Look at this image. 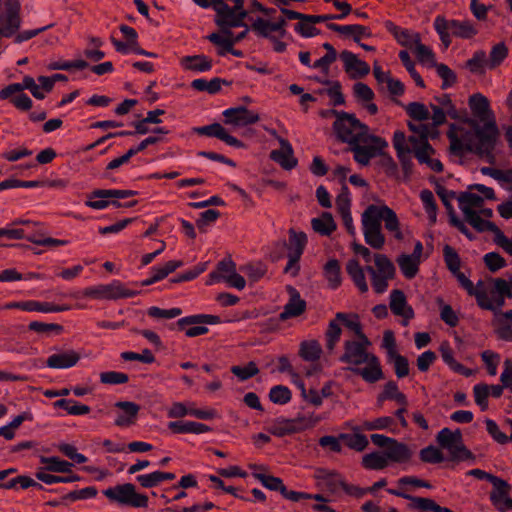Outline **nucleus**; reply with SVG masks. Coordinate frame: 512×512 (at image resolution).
<instances>
[{"mask_svg":"<svg viewBox=\"0 0 512 512\" xmlns=\"http://www.w3.org/2000/svg\"><path fill=\"white\" fill-rule=\"evenodd\" d=\"M168 428L176 434L182 433H193V434H201L210 432L212 430L211 427L206 424L193 422V421H172L169 422Z\"/></svg>","mask_w":512,"mask_h":512,"instance_id":"nucleus-26","label":"nucleus"},{"mask_svg":"<svg viewBox=\"0 0 512 512\" xmlns=\"http://www.w3.org/2000/svg\"><path fill=\"white\" fill-rule=\"evenodd\" d=\"M193 131L198 135H204L208 137H215L229 146L236 148H245L246 145L241 140L230 135L227 130L220 123H213L210 125L196 127Z\"/></svg>","mask_w":512,"mask_h":512,"instance_id":"nucleus-8","label":"nucleus"},{"mask_svg":"<svg viewBox=\"0 0 512 512\" xmlns=\"http://www.w3.org/2000/svg\"><path fill=\"white\" fill-rule=\"evenodd\" d=\"M449 451V460L454 462H460L465 460H475L474 454L464 445L450 444L449 447H443Z\"/></svg>","mask_w":512,"mask_h":512,"instance_id":"nucleus-47","label":"nucleus"},{"mask_svg":"<svg viewBox=\"0 0 512 512\" xmlns=\"http://www.w3.org/2000/svg\"><path fill=\"white\" fill-rule=\"evenodd\" d=\"M120 31L123 33V35L126 37L127 42H129L130 50L138 55H143L147 57H153L155 58L157 55L152 52H148L144 49H142L138 42V34L136 30L128 25L122 24L120 26Z\"/></svg>","mask_w":512,"mask_h":512,"instance_id":"nucleus-32","label":"nucleus"},{"mask_svg":"<svg viewBox=\"0 0 512 512\" xmlns=\"http://www.w3.org/2000/svg\"><path fill=\"white\" fill-rule=\"evenodd\" d=\"M408 141L412 145V151L417 160L420 154L431 157V155L435 153V149L428 142V137L424 134L422 135V139H418L417 136H409Z\"/></svg>","mask_w":512,"mask_h":512,"instance_id":"nucleus-41","label":"nucleus"},{"mask_svg":"<svg viewBox=\"0 0 512 512\" xmlns=\"http://www.w3.org/2000/svg\"><path fill=\"white\" fill-rule=\"evenodd\" d=\"M279 144L281 148L279 150H273L270 153V158L279 163L284 169L291 170L296 167L298 161L293 156V148L288 140L279 138Z\"/></svg>","mask_w":512,"mask_h":512,"instance_id":"nucleus-16","label":"nucleus"},{"mask_svg":"<svg viewBox=\"0 0 512 512\" xmlns=\"http://www.w3.org/2000/svg\"><path fill=\"white\" fill-rule=\"evenodd\" d=\"M322 354L321 345L317 340L303 341L300 344L299 356L305 360L314 362L320 359Z\"/></svg>","mask_w":512,"mask_h":512,"instance_id":"nucleus-34","label":"nucleus"},{"mask_svg":"<svg viewBox=\"0 0 512 512\" xmlns=\"http://www.w3.org/2000/svg\"><path fill=\"white\" fill-rule=\"evenodd\" d=\"M374 261L377 267L378 274L385 275L386 277H395V266L386 255L375 254Z\"/></svg>","mask_w":512,"mask_h":512,"instance_id":"nucleus-54","label":"nucleus"},{"mask_svg":"<svg viewBox=\"0 0 512 512\" xmlns=\"http://www.w3.org/2000/svg\"><path fill=\"white\" fill-rule=\"evenodd\" d=\"M464 216L466 221L480 233L490 231L495 235L499 230L494 222L482 219L479 213L473 209H464Z\"/></svg>","mask_w":512,"mask_h":512,"instance_id":"nucleus-25","label":"nucleus"},{"mask_svg":"<svg viewBox=\"0 0 512 512\" xmlns=\"http://www.w3.org/2000/svg\"><path fill=\"white\" fill-rule=\"evenodd\" d=\"M483 261L488 270L493 273L507 265L505 258L497 252H489L485 254Z\"/></svg>","mask_w":512,"mask_h":512,"instance_id":"nucleus-64","label":"nucleus"},{"mask_svg":"<svg viewBox=\"0 0 512 512\" xmlns=\"http://www.w3.org/2000/svg\"><path fill=\"white\" fill-rule=\"evenodd\" d=\"M317 478L322 481L325 488L331 493L337 492L339 487L342 488V483H344L339 473L326 469H319Z\"/></svg>","mask_w":512,"mask_h":512,"instance_id":"nucleus-33","label":"nucleus"},{"mask_svg":"<svg viewBox=\"0 0 512 512\" xmlns=\"http://www.w3.org/2000/svg\"><path fill=\"white\" fill-rule=\"evenodd\" d=\"M384 453L386 455L387 460L396 463L407 462L412 457V451L409 449V447L405 443L399 442L394 438L392 439Z\"/></svg>","mask_w":512,"mask_h":512,"instance_id":"nucleus-23","label":"nucleus"},{"mask_svg":"<svg viewBox=\"0 0 512 512\" xmlns=\"http://www.w3.org/2000/svg\"><path fill=\"white\" fill-rule=\"evenodd\" d=\"M366 271L371 275V282L374 291L379 294L386 291L388 287L387 281L394 278L378 274L377 271L372 266H367Z\"/></svg>","mask_w":512,"mask_h":512,"instance_id":"nucleus-61","label":"nucleus"},{"mask_svg":"<svg viewBox=\"0 0 512 512\" xmlns=\"http://www.w3.org/2000/svg\"><path fill=\"white\" fill-rule=\"evenodd\" d=\"M486 53L483 50L476 51L472 58L467 60L466 68L474 74H483L484 66H487Z\"/></svg>","mask_w":512,"mask_h":512,"instance_id":"nucleus-52","label":"nucleus"},{"mask_svg":"<svg viewBox=\"0 0 512 512\" xmlns=\"http://www.w3.org/2000/svg\"><path fill=\"white\" fill-rule=\"evenodd\" d=\"M223 116L225 117V124L233 126H247L260 120L258 113L249 110L245 106L226 109Z\"/></svg>","mask_w":512,"mask_h":512,"instance_id":"nucleus-9","label":"nucleus"},{"mask_svg":"<svg viewBox=\"0 0 512 512\" xmlns=\"http://www.w3.org/2000/svg\"><path fill=\"white\" fill-rule=\"evenodd\" d=\"M508 56V47L504 42L494 45L490 51L489 59H487V67L489 69L497 68Z\"/></svg>","mask_w":512,"mask_h":512,"instance_id":"nucleus-45","label":"nucleus"},{"mask_svg":"<svg viewBox=\"0 0 512 512\" xmlns=\"http://www.w3.org/2000/svg\"><path fill=\"white\" fill-rule=\"evenodd\" d=\"M80 360V354L74 350L64 353L52 354L48 357L46 364L49 368L65 369L73 367Z\"/></svg>","mask_w":512,"mask_h":512,"instance_id":"nucleus-22","label":"nucleus"},{"mask_svg":"<svg viewBox=\"0 0 512 512\" xmlns=\"http://www.w3.org/2000/svg\"><path fill=\"white\" fill-rule=\"evenodd\" d=\"M138 192L134 190H118V189H95L87 195L89 199L95 198H115L124 199L137 195Z\"/></svg>","mask_w":512,"mask_h":512,"instance_id":"nucleus-38","label":"nucleus"},{"mask_svg":"<svg viewBox=\"0 0 512 512\" xmlns=\"http://www.w3.org/2000/svg\"><path fill=\"white\" fill-rule=\"evenodd\" d=\"M367 365L364 368L349 367L348 369L354 374L359 375L368 383H375L384 379V373L379 361V358L374 354L365 362Z\"/></svg>","mask_w":512,"mask_h":512,"instance_id":"nucleus-13","label":"nucleus"},{"mask_svg":"<svg viewBox=\"0 0 512 512\" xmlns=\"http://www.w3.org/2000/svg\"><path fill=\"white\" fill-rule=\"evenodd\" d=\"M252 475L254 478L259 480L265 488L271 491H278L285 499H288L292 502H298L308 498V496L303 492L288 490L282 479L279 477L256 472H253Z\"/></svg>","mask_w":512,"mask_h":512,"instance_id":"nucleus-6","label":"nucleus"},{"mask_svg":"<svg viewBox=\"0 0 512 512\" xmlns=\"http://www.w3.org/2000/svg\"><path fill=\"white\" fill-rule=\"evenodd\" d=\"M387 358L389 362H393L395 374L398 378H404L409 375V362L405 356L396 353Z\"/></svg>","mask_w":512,"mask_h":512,"instance_id":"nucleus-59","label":"nucleus"},{"mask_svg":"<svg viewBox=\"0 0 512 512\" xmlns=\"http://www.w3.org/2000/svg\"><path fill=\"white\" fill-rule=\"evenodd\" d=\"M346 271L360 292L365 293L368 291L364 270L357 259H350L347 262Z\"/></svg>","mask_w":512,"mask_h":512,"instance_id":"nucleus-29","label":"nucleus"},{"mask_svg":"<svg viewBox=\"0 0 512 512\" xmlns=\"http://www.w3.org/2000/svg\"><path fill=\"white\" fill-rule=\"evenodd\" d=\"M413 42L415 44V53L418 61L421 63L428 62L432 66H435V55L429 47L421 43L419 33L414 34Z\"/></svg>","mask_w":512,"mask_h":512,"instance_id":"nucleus-44","label":"nucleus"},{"mask_svg":"<svg viewBox=\"0 0 512 512\" xmlns=\"http://www.w3.org/2000/svg\"><path fill=\"white\" fill-rule=\"evenodd\" d=\"M340 58L344 62V68L347 73H350L351 78H362L369 74V65L362 60H359L357 56L350 51H342Z\"/></svg>","mask_w":512,"mask_h":512,"instance_id":"nucleus-14","label":"nucleus"},{"mask_svg":"<svg viewBox=\"0 0 512 512\" xmlns=\"http://www.w3.org/2000/svg\"><path fill=\"white\" fill-rule=\"evenodd\" d=\"M455 125L452 124L450 130L447 132V137L450 140V152L456 156L462 157L465 152L473 153L471 140L466 132L461 140L454 131Z\"/></svg>","mask_w":512,"mask_h":512,"instance_id":"nucleus-24","label":"nucleus"},{"mask_svg":"<svg viewBox=\"0 0 512 512\" xmlns=\"http://www.w3.org/2000/svg\"><path fill=\"white\" fill-rule=\"evenodd\" d=\"M382 220L385 222V228L391 232H395V238L398 240H402L403 234L399 228V220L391 208L387 205H382Z\"/></svg>","mask_w":512,"mask_h":512,"instance_id":"nucleus-40","label":"nucleus"},{"mask_svg":"<svg viewBox=\"0 0 512 512\" xmlns=\"http://www.w3.org/2000/svg\"><path fill=\"white\" fill-rule=\"evenodd\" d=\"M115 407L123 411V414H119L115 420L116 426L127 427L135 424L140 405L131 401H118L115 403Z\"/></svg>","mask_w":512,"mask_h":512,"instance_id":"nucleus-19","label":"nucleus"},{"mask_svg":"<svg viewBox=\"0 0 512 512\" xmlns=\"http://www.w3.org/2000/svg\"><path fill=\"white\" fill-rule=\"evenodd\" d=\"M289 241L288 243L285 240L278 241L275 243V246L280 248L281 250L288 249V253H298L300 255L303 254L305 247L307 245V236L304 232H297L293 228H290L288 231Z\"/></svg>","mask_w":512,"mask_h":512,"instance_id":"nucleus-20","label":"nucleus"},{"mask_svg":"<svg viewBox=\"0 0 512 512\" xmlns=\"http://www.w3.org/2000/svg\"><path fill=\"white\" fill-rule=\"evenodd\" d=\"M341 269L337 259H330L324 266V275L333 289L341 284Z\"/></svg>","mask_w":512,"mask_h":512,"instance_id":"nucleus-42","label":"nucleus"},{"mask_svg":"<svg viewBox=\"0 0 512 512\" xmlns=\"http://www.w3.org/2000/svg\"><path fill=\"white\" fill-rule=\"evenodd\" d=\"M469 125L468 136L471 140L473 153L480 158H486L490 164L495 163L494 150L500 136L496 120L479 122L475 119H467Z\"/></svg>","mask_w":512,"mask_h":512,"instance_id":"nucleus-2","label":"nucleus"},{"mask_svg":"<svg viewBox=\"0 0 512 512\" xmlns=\"http://www.w3.org/2000/svg\"><path fill=\"white\" fill-rule=\"evenodd\" d=\"M106 291L107 300H117L133 297L140 293V291L125 288V286L120 281H113L111 284H108Z\"/></svg>","mask_w":512,"mask_h":512,"instance_id":"nucleus-37","label":"nucleus"},{"mask_svg":"<svg viewBox=\"0 0 512 512\" xmlns=\"http://www.w3.org/2000/svg\"><path fill=\"white\" fill-rule=\"evenodd\" d=\"M387 492L391 495L409 500L408 509L410 510H419L421 512H453L450 508L440 506L436 501L430 498L413 496L401 490L391 488L387 489Z\"/></svg>","mask_w":512,"mask_h":512,"instance_id":"nucleus-7","label":"nucleus"},{"mask_svg":"<svg viewBox=\"0 0 512 512\" xmlns=\"http://www.w3.org/2000/svg\"><path fill=\"white\" fill-rule=\"evenodd\" d=\"M40 462L42 464H46V466L43 469H45L49 472H55V473H71L72 472L73 464L66 460H62L56 456H53V457L42 456L40 458Z\"/></svg>","mask_w":512,"mask_h":512,"instance_id":"nucleus-36","label":"nucleus"},{"mask_svg":"<svg viewBox=\"0 0 512 512\" xmlns=\"http://www.w3.org/2000/svg\"><path fill=\"white\" fill-rule=\"evenodd\" d=\"M362 465L366 469L382 470L388 466V460L385 454L382 455L379 452H372L363 456Z\"/></svg>","mask_w":512,"mask_h":512,"instance_id":"nucleus-50","label":"nucleus"},{"mask_svg":"<svg viewBox=\"0 0 512 512\" xmlns=\"http://www.w3.org/2000/svg\"><path fill=\"white\" fill-rule=\"evenodd\" d=\"M419 458L422 462L430 464L441 463L445 459L441 450L433 445L421 449Z\"/></svg>","mask_w":512,"mask_h":512,"instance_id":"nucleus-56","label":"nucleus"},{"mask_svg":"<svg viewBox=\"0 0 512 512\" xmlns=\"http://www.w3.org/2000/svg\"><path fill=\"white\" fill-rule=\"evenodd\" d=\"M191 87L197 91H206L209 94H216L220 91V78L216 77L210 81L195 79L191 82Z\"/></svg>","mask_w":512,"mask_h":512,"instance_id":"nucleus-57","label":"nucleus"},{"mask_svg":"<svg viewBox=\"0 0 512 512\" xmlns=\"http://www.w3.org/2000/svg\"><path fill=\"white\" fill-rule=\"evenodd\" d=\"M211 43L219 46L217 51L219 56H224L228 51L232 50L233 42L229 35H221L219 33H211L206 37Z\"/></svg>","mask_w":512,"mask_h":512,"instance_id":"nucleus-55","label":"nucleus"},{"mask_svg":"<svg viewBox=\"0 0 512 512\" xmlns=\"http://www.w3.org/2000/svg\"><path fill=\"white\" fill-rule=\"evenodd\" d=\"M333 130L340 142L350 146L354 160L363 166L388 146L385 139L370 134L369 127L352 113L342 112L334 121Z\"/></svg>","mask_w":512,"mask_h":512,"instance_id":"nucleus-1","label":"nucleus"},{"mask_svg":"<svg viewBox=\"0 0 512 512\" xmlns=\"http://www.w3.org/2000/svg\"><path fill=\"white\" fill-rule=\"evenodd\" d=\"M390 309L395 315L403 317L402 324L404 326L408 325V320L414 318V310L407 305L406 296L402 290L394 289L391 291Z\"/></svg>","mask_w":512,"mask_h":512,"instance_id":"nucleus-12","label":"nucleus"},{"mask_svg":"<svg viewBox=\"0 0 512 512\" xmlns=\"http://www.w3.org/2000/svg\"><path fill=\"white\" fill-rule=\"evenodd\" d=\"M434 27L440 36L441 42L445 48H448L451 44V31L447 26V19L443 16H438L435 19Z\"/></svg>","mask_w":512,"mask_h":512,"instance_id":"nucleus-63","label":"nucleus"},{"mask_svg":"<svg viewBox=\"0 0 512 512\" xmlns=\"http://www.w3.org/2000/svg\"><path fill=\"white\" fill-rule=\"evenodd\" d=\"M103 494L111 501L122 506L135 508H146L148 506V497L136 492V488L131 483L116 485L103 491Z\"/></svg>","mask_w":512,"mask_h":512,"instance_id":"nucleus-4","label":"nucleus"},{"mask_svg":"<svg viewBox=\"0 0 512 512\" xmlns=\"http://www.w3.org/2000/svg\"><path fill=\"white\" fill-rule=\"evenodd\" d=\"M214 22L222 34L229 36H232L231 28L240 27L236 18V10L228 4L215 14Z\"/></svg>","mask_w":512,"mask_h":512,"instance_id":"nucleus-18","label":"nucleus"},{"mask_svg":"<svg viewBox=\"0 0 512 512\" xmlns=\"http://www.w3.org/2000/svg\"><path fill=\"white\" fill-rule=\"evenodd\" d=\"M468 104L474 116L473 119L479 122L495 120V115L490 108L489 100L481 93L471 95Z\"/></svg>","mask_w":512,"mask_h":512,"instance_id":"nucleus-11","label":"nucleus"},{"mask_svg":"<svg viewBox=\"0 0 512 512\" xmlns=\"http://www.w3.org/2000/svg\"><path fill=\"white\" fill-rule=\"evenodd\" d=\"M373 353L365 351L362 344L355 340H347L344 342V353L339 360L343 363L353 365L355 367L364 364Z\"/></svg>","mask_w":512,"mask_h":512,"instance_id":"nucleus-10","label":"nucleus"},{"mask_svg":"<svg viewBox=\"0 0 512 512\" xmlns=\"http://www.w3.org/2000/svg\"><path fill=\"white\" fill-rule=\"evenodd\" d=\"M439 351L441 353L443 361L453 371H455L457 373H461V374H463L465 376H470L471 375V370L470 369L465 368L464 365L460 364L459 362H457L454 359L453 350H452V348L450 347V344L447 341L441 343V345L439 347Z\"/></svg>","mask_w":512,"mask_h":512,"instance_id":"nucleus-31","label":"nucleus"},{"mask_svg":"<svg viewBox=\"0 0 512 512\" xmlns=\"http://www.w3.org/2000/svg\"><path fill=\"white\" fill-rule=\"evenodd\" d=\"M182 66L192 71H209L212 68V59L205 55L185 56L181 59Z\"/></svg>","mask_w":512,"mask_h":512,"instance_id":"nucleus-30","label":"nucleus"},{"mask_svg":"<svg viewBox=\"0 0 512 512\" xmlns=\"http://www.w3.org/2000/svg\"><path fill=\"white\" fill-rule=\"evenodd\" d=\"M447 26L453 36L462 39H471L478 33L475 26L468 20H447Z\"/></svg>","mask_w":512,"mask_h":512,"instance_id":"nucleus-28","label":"nucleus"},{"mask_svg":"<svg viewBox=\"0 0 512 512\" xmlns=\"http://www.w3.org/2000/svg\"><path fill=\"white\" fill-rule=\"evenodd\" d=\"M312 424L303 417L295 419H282L277 421V425L273 428L272 433L276 436H284L311 427Z\"/></svg>","mask_w":512,"mask_h":512,"instance_id":"nucleus-21","label":"nucleus"},{"mask_svg":"<svg viewBox=\"0 0 512 512\" xmlns=\"http://www.w3.org/2000/svg\"><path fill=\"white\" fill-rule=\"evenodd\" d=\"M221 319L217 315L210 314H197L181 318L177 321V326L180 330H184L187 325L196 324H219Z\"/></svg>","mask_w":512,"mask_h":512,"instance_id":"nucleus-35","label":"nucleus"},{"mask_svg":"<svg viewBox=\"0 0 512 512\" xmlns=\"http://www.w3.org/2000/svg\"><path fill=\"white\" fill-rule=\"evenodd\" d=\"M459 207L464 213V209H473V207H482L484 198L471 192H462L458 197Z\"/></svg>","mask_w":512,"mask_h":512,"instance_id":"nucleus-53","label":"nucleus"},{"mask_svg":"<svg viewBox=\"0 0 512 512\" xmlns=\"http://www.w3.org/2000/svg\"><path fill=\"white\" fill-rule=\"evenodd\" d=\"M290 299L279 314V319L285 321L289 318L298 317L306 310V301L301 299L299 292L292 286H288Z\"/></svg>","mask_w":512,"mask_h":512,"instance_id":"nucleus-15","label":"nucleus"},{"mask_svg":"<svg viewBox=\"0 0 512 512\" xmlns=\"http://www.w3.org/2000/svg\"><path fill=\"white\" fill-rule=\"evenodd\" d=\"M499 327L495 330L497 337L504 341H512V310L501 313Z\"/></svg>","mask_w":512,"mask_h":512,"instance_id":"nucleus-43","label":"nucleus"},{"mask_svg":"<svg viewBox=\"0 0 512 512\" xmlns=\"http://www.w3.org/2000/svg\"><path fill=\"white\" fill-rule=\"evenodd\" d=\"M444 261L447 268L451 273L458 272L461 266V260L457 251L450 245H445L443 248Z\"/></svg>","mask_w":512,"mask_h":512,"instance_id":"nucleus-58","label":"nucleus"},{"mask_svg":"<svg viewBox=\"0 0 512 512\" xmlns=\"http://www.w3.org/2000/svg\"><path fill=\"white\" fill-rule=\"evenodd\" d=\"M214 22L222 34L229 36H232L231 28L240 27L236 18V10L228 4L215 14Z\"/></svg>","mask_w":512,"mask_h":512,"instance_id":"nucleus-17","label":"nucleus"},{"mask_svg":"<svg viewBox=\"0 0 512 512\" xmlns=\"http://www.w3.org/2000/svg\"><path fill=\"white\" fill-rule=\"evenodd\" d=\"M407 114L414 120L424 121L430 117L429 111L426 106L420 102H411L405 106Z\"/></svg>","mask_w":512,"mask_h":512,"instance_id":"nucleus-62","label":"nucleus"},{"mask_svg":"<svg viewBox=\"0 0 512 512\" xmlns=\"http://www.w3.org/2000/svg\"><path fill=\"white\" fill-rule=\"evenodd\" d=\"M339 439L343 440L347 447L356 451H363L369 444L367 437L360 433H342L339 435Z\"/></svg>","mask_w":512,"mask_h":512,"instance_id":"nucleus-51","label":"nucleus"},{"mask_svg":"<svg viewBox=\"0 0 512 512\" xmlns=\"http://www.w3.org/2000/svg\"><path fill=\"white\" fill-rule=\"evenodd\" d=\"M397 263L407 279H412L419 271L420 260L412 258L407 254H402L397 258Z\"/></svg>","mask_w":512,"mask_h":512,"instance_id":"nucleus-39","label":"nucleus"},{"mask_svg":"<svg viewBox=\"0 0 512 512\" xmlns=\"http://www.w3.org/2000/svg\"><path fill=\"white\" fill-rule=\"evenodd\" d=\"M342 329L339 324V320L333 319L329 322L328 328L325 332L326 349L332 352L336 347V344L340 340Z\"/></svg>","mask_w":512,"mask_h":512,"instance_id":"nucleus-46","label":"nucleus"},{"mask_svg":"<svg viewBox=\"0 0 512 512\" xmlns=\"http://www.w3.org/2000/svg\"><path fill=\"white\" fill-rule=\"evenodd\" d=\"M4 6L5 10L0 15V39L14 36L19 31L22 23L19 0H6Z\"/></svg>","mask_w":512,"mask_h":512,"instance_id":"nucleus-5","label":"nucleus"},{"mask_svg":"<svg viewBox=\"0 0 512 512\" xmlns=\"http://www.w3.org/2000/svg\"><path fill=\"white\" fill-rule=\"evenodd\" d=\"M312 229L322 235L330 236L337 228V225L330 212H322L320 217L311 220Z\"/></svg>","mask_w":512,"mask_h":512,"instance_id":"nucleus-27","label":"nucleus"},{"mask_svg":"<svg viewBox=\"0 0 512 512\" xmlns=\"http://www.w3.org/2000/svg\"><path fill=\"white\" fill-rule=\"evenodd\" d=\"M382 206L369 205L362 214V226L366 243L374 249H382L385 236L381 231Z\"/></svg>","mask_w":512,"mask_h":512,"instance_id":"nucleus-3","label":"nucleus"},{"mask_svg":"<svg viewBox=\"0 0 512 512\" xmlns=\"http://www.w3.org/2000/svg\"><path fill=\"white\" fill-rule=\"evenodd\" d=\"M292 394L288 387L276 385L269 392V399L275 404H286L291 400Z\"/></svg>","mask_w":512,"mask_h":512,"instance_id":"nucleus-60","label":"nucleus"},{"mask_svg":"<svg viewBox=\"0 0 512 512\" xmlns=\"http://www.w3.org/2000/svg\"><path fill=\"white\" fill-rule=\"evenodd\" d=\"M493 287L490 290L492 297L495 295L506 296L512 298V274H508V280L503 278H492Z\"/></svg>","mask_w":512,"mask_h":512,"instance_id":"nucleus-48","label":"nucleus"},{"mask_svg":"<svg viewBox=\"0 0 512 512\" xmlns=\"http://www.w3.org/2000/svg\"><path fill=\"white\" fill-rule=\"evenodd\" d=\"M440 447H449L450 444L464 443L460 429L451 431L449 428H443L436 437Z\"/></svg>","mask_w":512,"mask_h":512,"instance_id":"nucleus-49","label":"nucleus"}]
</instances>
